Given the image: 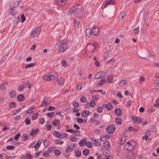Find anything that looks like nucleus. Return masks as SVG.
I'll return each instance as SVG.
<instances>
[{
    "mask_svg": "<svg viewBox=\"0 0 159 159\" xmlns=\"http://www.w3.org/2000/svg\"><path fill=\"white\" fill-rule=\"evenodd\" d=\"M25 122L26 125H29L30 124V121L28 118H26L25 119Z\"/></svg>",
    "mask_w": 159,
    "mask_h": 159,
    "instance_id": "50",
    "label": "nucleus"
},
{
    "mask_svg": "<svg viewBox=\"0 0 159 159\" xmlns=\"http://www.w3.org/2000/svg\"><path fill=\"white\" fill-rule=\"evenodd\" d=\"M43 156L44 157H48L49 156V154L48 152L44 151L43 153Z\"/></svg>",
    "mask_w": 159,
    "mask_h": 159,
    "instance_id": "54",
    "label": "nucleus"
},
{
    "mask_svg": "<svg viewBox=\"0 0 159 159\" xmlns=\"http://www.w3.org/2000/svg\"><path fill=\"white\" fill-rule=\"evenodd\" d=\"M131 117L133 122L136 124H139L142 122V119L139 117L132 116Z\"/></svg>",
    "mask_w": 159,
    "mask_h": 159,
    "instance_id": "7",
    "label": "nucleus"
},
{
    "mask_svg": "<svg viewBox=\"0 0 159 159\" xmlns=\"http://www.w3.org/2000/svg\"><path fill=\"white\" fill-rule=\"evenodd\" d=\"M22 141H25L29 139V136L28 135L24 134L22 135Z\"/></svg>",
    "mask_w": 159,
    "mask_h": 159,
    "instance_id": "39",
    "label": "nucleus"
},
{
    "mask_svg": "<svg viewBox=\"0 0 159 159\" xmlns=\"http://www.w3.org/2000/svg\"><path fill=\"white\" fill-rule=\"evenodd\" d=\"M16 103L15 102H12L11 103H10V107H11L14 108L16 107Z\"/></svg>",
    "mask_w": 159,
    "mask_h": 159,
    "instance_id": "58",
    "label": "nucleus"
},
{
    "mask_svg": "<svg viewBox=\"0 0 159 159\" xmlns=\"http://www.w3.org/2000/svg\"><path fill=\"white\" fill-rule=\"evenodd\" d=\"M116 122L118 125H121L122 123V119L120 118L117 117L116 119Z\"/></svg>",
    "mask_w": 159,
    "mask_h": 159,
    "instance_id": "31",
    "label": "nucleus"
},
{
    "mask_svg": "<svg viewBox=\"0 0 159 159\" xmlns=\"http://www.w3.org/2000/svg\"><path fill=\"white\" fill-rule=\"evenodd\" d=\"M125 148H126V150L130 151L134 150L135 148L134 146L131 144L130 142H128L125 145Z\"/></svg>",
    "mask_w": 159,
    "mask_h": 159,
    "instance_id": "10",
    "label": "nucleus"
},
{
    "mask_svg": "<svg viewBox=\"0 0 159 159\" xmlns=\"http://www.w3.org/2000/svg\"><path fill=\"white\" fill-rule=\"evenodd\" d=\"M61 151L59 150H55L54 151V154L56 156H59L61 153Z\"/></svg>",
    "mask_w": 159,
    "mask_h": 159,
    "instance_id": "45",
    "label": "nucleus"
},
{
    "mask_svg": "<svg viewBox=\"0 0 159 159\" xmlns=\"http://www.w3.org/2000/svg\"><path fill=\"white\" fill-rule=\"evenodd\" d=\"M82 153L84 155L87 156L89 153V151L88 149H85L83 151Z\"/></svg>",
    "mask_w": 159,
    "mask_h": 159,
    "instance_id": "35",
    "label": "nucleus"
},
{
    "mask_svg": "<svg viewBox=\"0 0 159 159\" xmlns=\"http://www.w3.org/2000/svg\"><path fill=\"white\" fill-rule=\"evenodd\" d=\"M90 104H91L90 107H94L96 105L95 102L93 99L91 100Z\"/></svg>",
    "mask_w": 159,
    "mask_h": 159,
    "instance_id": "46",
    "label": "nucleus"
},
{
    "mask_svg": "<svg viewBox=\"0 0 159 159\" xmlns=\"http://www.w3.org/2000/svg\"><path fill=\"white\" fill-rule=\"evenodd\" d=\"M113 77L112 75H109L107 77V81L109 83H111L112 82Z\"/></svg>",
    "mask_w": 159,
    "mask_h": 159,
    "instance_id": "38",
    "label": "nucleus"
},
{
    "mask_svg": "<svg viewBox=\"0 0 159 159\" xmlns=\"http://www.w3.org/2000/svg\"><path fill=\"white\" fill-rule=\"evenodd\" d=\"M85 34L88 36L90 37L92 34V31L90 29H86L85 31Z\"/></svg>",
    "mask_w": 159,
    "mask_h": 159,
    "instance_id": "29",
    "label": "nucleus"
},
{
    "mask_svg": "<svg viewBox=\"0 0 159 159\" xmlns=\"http://www.w3.org/2000/svg\"><path fill=\"white\" fill-rule=\"evenodd\" d=\"M25 88V87L22 85H20L18 87V90L19 91H23Z\"/></svg>",
    "mask_w": 159,
    "mask_h": 159,
    "instance_id": "59",
    "label": "nucleus"
},
{
    "mask_svg": "<svg viewBox=\"0 0 159 159\" xmlns=\"http://www.w3.org/2000/svg\"><path fill=\"white\" fill-rule=\"evenodd\" d=\"M60 123V121L58 120H56L53 121L52 124L54 126H56L58 125Z\"/></svg>",
    "mask_w": 159,
    "mask_h": 159,
    "instance_id": "34",
    "label": "nucleus"
},
{
    "mask_svg": "<svg viewBox=\"0 0 159 159\" xmlns=\"http://www.w3.org/2000/svg\"><path fill=\"white\" fill-rule=\"evenodd\" d=\"M86 141L85 138H83L79 142V144L80 146H83L84 145V143Z\"/></svg>",
    "mask_w": 159,
    "mask_h": 159,
    "instance_id": "27",
    "label": "nucleus"
},
{
    "mask_svg": "<svg viewBox=\"0 0 159 159\" xmlns=\"http://www.w3.org/2000/svg\"><path fill=\"white\" fill-rule=\"evenodd\" d=\"M54 115L55 113L54 112L48 113L47 114V116L50 118L53 117L54 116Z\"/></svg>",
    "mask_w": 159,
    "mask_h": 159,
    "instance_id": "47",
    "label": "nucleus"
},
{
    "mask_svg": "<svg viewBox=\"0 0 159 159\" xmlns=\"http://www.w3.org/2000/svg\"><path fill=\"white\" fill-rule=\"evenodd\" d=\"M67 43V40L64 39L56 44V45L58 47V52L59 53H63L67 50L68 47L66 44Z\"/></svg>",
    "mask_w": 159,
    "mask_h": 159,
    "instance_id": "1",
    "label": "nucleus"
},
{
    "mask_svg": "<svg viewBox=\"0 0 159 159\" xmlns=\"http://www.w3.org/2000/svg\"><path fill=\"white\" fill-rule=\"evenodd\" d=\"M159 85V81L157 80L154 81L153 84V86L156 87L157 86Z\"/></svg>",
    "mask_w": 159,
    "mask_h": 159,
    "instance_id": "55",
    "label": "nucleus"
},
{
    "mask_svg": "<svg viewBox=\"0 0 159 159\" xmlns=\"http://www.w3.org/2000/svg\"><path fill=\"white\" fill-rule=\"evenodd\" d=\"M41 29L39 27H37L35 29L33 30L31 32L30 36L31 38H33L35 37H37L39 34Z\"/></svg>",
    "mask_w": 159,
    "mask_h": 159,
    "instance_id": "3",
    "label": "nucleus"
},
{
    "mask_svg": "<svg viewBox=\"0 0 159 159\" xmlns=\"http://www.w3.org/2000/svg\"><path fill=\"white\" fill-rule=\"evenodd\" d=\"M96 46L95 45L93 44H88L86 47V50L89 52H94V51L96 50Z\"/></svg>",
    "mask_w": 159,
    "mask_h": 159,
    "instance_id": "5",
    "label": "nucleus"
},
{
    "mask_svg": "<svg viewBox=\"0 0 159 159\" xmlns=\"http://www.w3.org/2000/svg\"><path fill=\"white\" fill-rule=\"evenodd\" d=\"M35 63H31L30 64H28L25 66V69H27L28 68H30V67H33L35 65Z\"/></svg>",
    "mask_w": 159,
    "mask_h": 159,
    "instance_id": "41",
    "label": "nucleus"
},
{
    "mask_svg": "<svg viewBox=\"0 0 159 159\" xmlns=\"http://www.w3.org/2000/svg\"><path fill=\"white\" fill-rule=\"evenodd\" d=\"M8 84L7 82H4L0 85V89L1 90H4L5 89V86Z\"/></svg>",
    "mask_w": 159,
    "mask_h": 159,
    "instance_id": "20",
    "label": "nucleus"
},
{
    "mask_svg": "<svg viewBox=\"0 0 159 159\" xmlns=\"http://www.w3.org/2000/svg\"><path fill=\"white\" fill-rule=\"evenodd\" d=\"M51 80H55V79H57L58 75L57 74L55 73L53 75H50Z\"/></svg>",
    "mask_w": 159,
    "mask_h": 159,
    "instance_id": "32",
    "label": "nucleus"
},
{
    "mask_svg": "<svg viewBox=\"0 0 159 159\" xmlns=\"http://www.w3.org/2000/svg\"><path fill=\"white\" fill-rule=\"evenodd\" d=\"M75 145L76 143H74L73 145H70L66 148V152L67 153L72 152L73 151V150L75 148Z\"/></svg>",
    "mask_w": 159,
    "mask_h": 159,
    "instance_id": "12",
    "label": "nucleus"
},
{
    "mask_svg": "<svg viewBox=\"0 0 159 159\" xmlns=\"http://www.w3.org/2000/svg\"><path fill=\"white\" fill-rule=\"evenodd\" d=\"M16 92L15 90H11L9 94V96L11 98H14L16 96Z\"/></svg>",
    "mask_w": 159,
    "mask_h": 159,
    "instance_id": "18",
    "label": "nucleus"
},
{
    "mask_svg": "<svg viewBox=\"0 0 159 159\" xmlns=\"http://www.w3.org/2000/svg\"><path fill=\"white\" fill-rule=\"evenodd\" d=\"M115 130V127L113 125H109L106 128L107 132L110 134L113 133Z\"/></svg>",
    "mask_w": 159,
    "mask_h": 159,
    "instance_id": "9",
    "label": "nucleus"
},
{
    "mask_svg": "<svg viewBox=\"0 0 159 159\" xmlns=\"http://www.w3.org/2000/svg\"><path fill=\"white\" fill-rule=\"evenodd\" d=\"M39 132V130L38 129H36L35 130L32 129L30 134V135L31 136H33L34 134H37Z\"/></svg>",
    "mask_w": 159,
    "mask_h": 159,
    "instance_id": "24",
    "label": "nucleus"
},
{
    "mask_svg": "<svg viewBox=\"0 0 159 159\" xmlns=\"http://www.w3.org/2000/svg\"><path fill=\"white\" fill-rule=\"evenodd\" d=\"M82 11V9L81 6L78 5L71 7L68 11L69 13H75L77 16L79 18L81 17Z\"/></svg>",
    "mask_w": 159,
    "mask_h": 159,
    "instance_id": "2",
    "label": "nucleus"
},
{
    "mask_svg": "<svg viewBox=\"0 0 159 159\" xmlns=\"http://www.w3.org/2000/svg\"><path fill=\"white\" fill-rule=\"evenodd\" d=\"M38 113H35L32 116V119L33 120H34L38 116Z\"/></svg>",
    "mask_w": 159,
    "mask_h": 159,
    "instance_id": "52",
    "label": "nucleus"
},
{
    "mask_svg": "<svg viewBox=\"0 0 159 159\" xmlns=\"http://www.w3.org/2000/svg\"><path fill=\"white\" fill-rule=\"evenodd\" d=\"M115 113L117 116H121L122 113V110L120 108H116L115 110Z\"/></svg>",
    "mask_w": 159,
    "mask_h": 159,
    "instance_id": "14",
    "label": "nucleus"
},
{
    "mask_svg": "<svg viewBox=\"0 0 159 159\" xmlns=\"http://www.w3.org/2000/svg\"><path fill=\"white\" fill-rule=\"evenodd\" d=\"M57 4L59 5H64L66 2V0H57Z\"/></svg>",
    "mask_w": 159,
    "mask_h": 159,
    "instance_id": "28",
    "label": "nucleus"
},
{
    "mask_svg": "<svg viewBox=\"0 0 159 159\" xmlns=\"http://www.w3.org/2000/svg\"><path fill=\"white\" fill-rule=\"evenodd\" d=\"M14 147L13 146H8L6 147L7 149L8 150H11L14 149Z\"/></svg>",
    "mask_w": 159,
    "mask_h": 159,
    "instance_id": "62",
    "label": "nucleus"
},
{
    "mask_svg": "<svg viewBox=\"0 0 159 159\" xmlns=\"http://www.w3.org/2000/svg\"><path fill=\"white\" fill-rule=\"evenodd\" d=\"M70 140L72 142H77L78 141V139L75 136H70L69 137Z\"/></svg>",
    "mask_w": 159,
    "mask_h": 159,
    "instance_id": "22",
    "label": "nucleus"
},
{
    "mask_svg": "<svg viewBox=\"0 0 159 159\" xmlns=\"http://www.w3.org/2000/svg\"><path fill=\"white\" fill-rule=\"evenodd\" d=\"M86 145L89 148H92L93 146L92 143L90 142H87L85 143Z\"/></svg>",
    "mask_w": 159,
    "mask_h": 159,
    "instance_id": "42",
    "label": "nucleus"
},
{
    "mask_svg": "<svg viewBox=\"0 0 159 159\" xmlns=\"http://www.w3.org/2000/svg\"><path fill=\"white\" fill-rule=\"evenodd\" d=\"M74 134L75 136H80V131L77 130H73Z\"/></svg>",
    "mask_w": 159,
    "mask_h": 159,
    "instance_id": "43",
    "label": "nucleus"
},
{
    "mask_svg": "<svg viewBox=\"0 0 159 159\" xmlns=\"http://www.w3.org/2000/svg\"><path fill=\"white\" fill-rule=\"evenodd\" d=\"M102 106L103 107L105 106L106 109L108 111H110L113 108L112 105L110 103H108L106 105L103 104H102Z\"/></svg>",
    "mask_w": 159,
    "mask_h": 159,
    "instance_id": "13",
    "label": "nucleus"
},
{
    "mask_svg": "<svg viewBox=\"0 0 159 159\" xmlns=\"http://www.w3.org/2000/svg\"><path fill=\"white\" fill-rule=\"evenodd\" d=\"M58 83L59 85H62L64 83L65 79L63 78H60L59 79H57Z\"/></svg>",
    "mask_w": 159,
    "mask_h": 159,
    "instance_id": "26",
    "label": "nucleus"
},
{
    "mask_svg": "<svg viewBox=\"0 0 159 159\" xmlns=\"http://www.w3.org/2000/svg\"><path fill=\"white\" fill-rule=\"evenodd\" d=\"M105 3H104L103 4L102 6V8L103 9L106 7L108 5H113L115 2V1L114 0H109L107 1L106 0L105 2Z\"/></svg>",
    "mask_w": 159,
    "mask_h": 159,
    "instance_id": "11",
    "label": "nucleus"
},
{
    "mask_svg": "<svg viewBox=\"0 0 159 159\" xmlns=\"http://www.w3.org/2000/svg\"><path fill=\"white\" fill-rule=\"evenodd\" d=\"M103 106H99L97 108V111L99 113H101L103 110Z\"/></svg>",
    "mask_w": 159,
    "mask_h": 159,
    "instance_id": "36",
    "label": "nucleus"
},
{
    "mask_svg": "<svg viewBox=\"0 0 159 159\" xmlns=\"http://www.w3.org/2000/svg\"><path fill=\"white\" fill-rule=\"evenodd\" d=\"M86 98L84 96H81L80 99V100L81 102L84 103L86 102Z\"/></svg>",
    "mask_w": 159,
    "mask_h": 159,
    "instance_id": "40",
    "label": "nucleus"
},
{
    "mask_svg": "<svg viewBox=\"0 0 159 159\" xmlns=\"http://www.w3.org/2000/svg\"><path fill=\"white\" fill-rule=\"evenodd\" d=\"M10 9L8 10V13L12 15H15L16 13V10L14 9V4H11L10 5Z\"/></svg>",
    "mask_w": 159,
    "mask_h": 159,
    "instance_id": "8",
    "label": "nucleus"
},
{
    "mask_svg": "<svg viewBox=\"0 0 159 159\" xmlns=\"http://www.w3.org/2000/svg\"><path fill=\"white\" fill-rule=\"evenodd\" d=\"M90 114V112L88 111L85 110L81 112V116L84 117H86Z\"/></svg>",
    "mask_w": 159,
    "mask_h": 159,
    "instance_id": "16",
    "label": "nucleus"
},
{
    "mask_svg": "<svg viewBox=\"0 0 159 159\" xmlns=\"http://www.w3.org/2000/svg\"><path fill=\"white\" fill-rule=\"evenodd\" d=\"M107 80L106 79H103L101 80L99 82V83H98V84L101 85L102 86L104 83H105L106 82Z\"/></svg>",
    "mask_w": 159,
    "mask_h": 159,
    "instance_id": "33",
    "label": "nucleus"
},
{
    "mask_svg": "<svg viewBox=\"0 0 159 159\" xmlns=\"http://www.w3.org/2000/svg\"><path fill=\"white\" fill-rule=\"evenodd\" d=\"M81 152L80 151L78 150L75 152V156L77 157H80L81 156Z\"/></svg>",
    "mask_w": 159,
    "mask_h": 159,
    "instance_id": "51",
    "label": "nucleus"
},
{
    "mask_svg": "<svg viewBox=\"0 0 159 159\" xmlns=\"http://www.w3.org/2000/svg\"><path fill=\"white\" fill-rule=\"evenodd\" d=\"M94 132L95 134L97 135H99L100 133V130L97 129H95Z\"/></svg>",
    "mask_w": 159,
    "mask_h": 159,
    "instance_id": "61",
    "label": "nucleus"
},
{
    "mask_svg": "<svg viewBox=\"0 0 159 159\" xmlns=\"http://www.w3.org/2000/svg\"><path fill=\"white\" fill-rule=\"evenodd\" d=\"M92 141L94 146H98L100 145V143L95 138H93Z\"/></svg>",
    "mask_w": 159,
    "mask_h": 159,
    "instance_id": "17",
    "label": "nucleus"
},
{
    "mask_svg": "<svg viewBox=\"0 0 159 159\" xmlns=\"http://www.w3.org/2000/svg\"><path fill=\"white\" fill-rule=\"evenodd\" d=\"M145 78L143 76H141L140 77L139 80L138 82L139 84H141L144 81Z\"/></svg>",
    "mask_w": 159,
    "mask_h": 159,
    "instance_id": "37",
    "label": "nucleus"
},
{
    "mask_svg": "<svg viewBox=\"0 0 159 159\" xmlns=\"http://www.w3.org/2000/svg\"><path fill=\"white\" fill-rule=\"evenodd\" d=\"M91 31L93 35H97L99 33L98 29L97 27H94L92 29Z\"/></svg>",
    "mask_w": 159,
    "mask_h": 159,
    "instance_id": "15",
    "label": "nucleus"
},
{
    "mask_svg": "<svg viewBox=\"0 0 159 159\" xmlns=\"http://www.w3.org/2000/svg\"><path fill=\"white\" fill-rule=\"evenodd\" d=\"M17 98L19 101H23L25 99L24 96L22 94L18 95L17 96Z\"/></svg>",
    "mask_w": 159,
    "mask_h": 159,
    "instance_id": "19",
    "label": "nucleus"
},
{
    "mask_svg": "<svg viewBox=\"0 0 159 159\" xmlns=\"http://www.w3.org/2000/svg\"><path fill=\"white\" fill-rule=\"evenodd\" d=\"M126 82V80H124L121 81L120 82L119 84V85L120 87H123L124 86V85L125 84Z\"/></svg>",
    "mask_w": 159,
    "mask_h": 159,
    "instance_id": "44",
    "label": "nucleus"
},
{
    "mask_svg": "<svg viewBox=\"0 0 159 159\" xmlns=\"http://www.w3.org/2000/svg\"><path fill=\"white\" fill-rule=\"evenodd\" d=\"M103 144L105 147L103 148V150L107 149V148H108L110 146V144L109 142L107 141H106L103 142Z\"/></svg>",
    "mask_w": 159,
    "mask_h": 159,
    "instance_id": "23",
    "label": "nucleus"
},
{
    "mask_svg": "<svg viewBox=\"0 0 159 159\" xmlns=\"http://www.w3.org/2000/svg\"><path fill=\"white\" fill-rule=\"evenodd\" d=\"M107 75V73L104 71H100L96 73L94 76V78L95 79H99L102 78L105 76H106Z\"/></svg>",
    "mask_w": 159,
    "mask_h": 159,
    "instance_id": "4",
    "label": "nucleus"
},
{
    "mask_svg": "<svg viewBox=\"0 0 159 159\" xmlns=\"http://www.w3.org/2000/svg\"><path fill=\"white\" fill-rule=\"evenodd\" d=\"M74 25L75 28H78L79 26V22L76 20L75 19L74 20Z\"/></svg>",
    "mask_w": 159,
    "mask_h": 159,
    "instance_id": "49",
    "label": "nucleus"
},
{
    "mask_svg": "<svg viewBox=\"0 0 159 159\" xmlns=\"http://www.w3.org/2000/svg\"><path fill=\"white\" fill-rule=\"evenodd\" d=\"M68 134L66 133H62V137L61 138H67L68 137Z\"/></svg>",
    "mask_w": 159,
    "mask_h": 159,
    "instance_id": "57",
    "label": "nucleus"
},
{
    "mask_svg": "<svg viewBox=\"0 0 159 159\" xmlns=\"http://www.w3.org/2000/svg\"><path fill=\"white\" fill-rule=\"evenodd\" d=\"M26 157L27 159H31L32 156L29 153H27L26 155Z\"/></svg>",
    "mask_w": 159,
    "mask_h": 159,
    "instance_id": "64",
    "label": "nucleus"
},
{
    "mask_svg": "<svg viewBox=\"0 0 159 159\" xmlns=\"http://www.w3.org/2000/svg\"><path fill=\"white\" fill-rule=\"evenodd\" d=\"M42 141V140H41V141L40 140H39L37 141V143H36L34 146V148L35 149L37 150L38 148L39 147V146L41 144Z\"/></svg>",
    "mask_w": 159,
    "mask_h": 159,
    "instance_id": "30",
    "label": "nucleus"
},
{
    "mask_svg": "<svg viewBox=\"0 0 159 159\" xmlns=\"http://www.w3.org/2000/svg\"><path fill=\"white\" fill-rule=\"evenodd\" d=\"M125 139L124 137H122L119 142V143L120 145H122L125 143Z\"/></svg>",
    "mask_w": 159,
    "mask_h": 159,
    "instance_id": "48",
    "label": "nucleus"
},
{
    "mask_svg": "<svg viewBox=\"0 0 159 159\" xmlns=\"http://www.w3.org/2000/svg\"><path fill=\"white\" fill-rule=\"evenodd\" d=\"M53 134L56 137L61 138L62 137V133L60 134L57 131H54L53 132Z\"/></svg>",
    "mask_w": 159,
    "mask_h": 159,
    "instance_id": "21",
    "label": "nucleus"
},
{
    "mask_svg": "<svg viewBox=\"0 0 159 159\" xmlns=\"http://www.w3.org/2000/svg\"><path fill=\"white\" fill-rule=\"evenodd\" d=\"M73 105L75 108H77L79 106V104L78 102H73Z\"/></svg>",
    "mask_w": 159,
    "mask_h": 159,
    "instance_id": "56",
    "label": "nucleus"
},
{
    "mask_svg": "<svg viewBox=\"0 0 159 159\" xmlns=\"http://www.w3.org/2000/svg\"><path fill=\"white\" fill-rule=\"evenodd\" d=\"M46 105H47V103H46V102L44 100H43V102L42 103V104L40 106V107H45Z\"/></svg>",
    "mask_w": 159,
    "mask_h": 159,
    "instance_id": "63",
    "label": "nucleus"
},
{
    "mask_svg": "<svg viewBox=\"0 0 159 159\" xmlns=\"http://www.w3.org/2000/svg\"><path fill=\"white\" fill-rule=\"evenodd\" d=\"M92 98L95 100L98 101L99 99V96L98 95H93Z\"/></svg>",
    "mask_w": 159,
    "mask_h": 159,
    "instance_id": "60",
    "label": "nucleus"
},
{
    "mask_svg": "<svg viewBox=\"0 0 159 159\" xmlns=\"http://www.w3.org/2000/svg\"><path fill=\"white\" fill-rule=\"evenodd\" d=\"M43 80L47 81H49L51 80L50 75H45L43 76Z\"/></svg>",
    "mask_w": 159,
    "mask_h": 159,
    "instance_id": "25",
    "label": "nucleus"
},
{
    "mask_svg": "<svg viewBox=\"0 0 159 159\" xmlns=\"http://www.w3.org/2000/svg\"><path fill=\"white\" fill-rule=\"evenodd\" d=\"M103 152L106 157L110 159H113L112 155L109 150L107 149H104L103 150Z\"/></svg>",
    "mask_w": 159,
    "mask_h": 159,
    "instance_id": "6",
    "label": "nucleus"
},
{
    "mask_svg": "<svg viewBox=\"0 0 159 159\" xmlns=\"http://www.w3.org/2000/svg\"><path fill=\"white\" fill-rule=\"evenodd\" d=\"M61 64L63 66H64V67H66V66L67 63H66V61L65 60H62L61 61Z\"/></svg>",
    "mask_w": 159,
    "mask_h": 159,
    "instance_id": "53",
    "label": "nucleus"
}]
</instances>
